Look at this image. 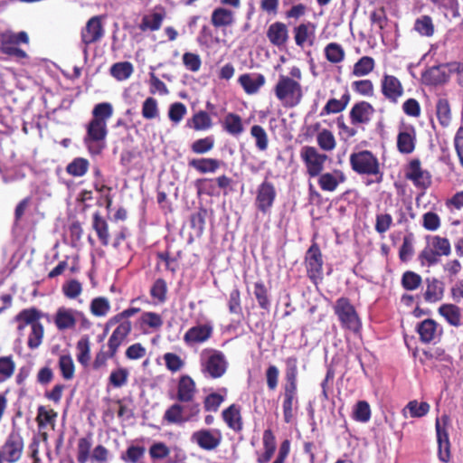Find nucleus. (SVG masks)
I'll list each match as a JSON object with an SVG mask.
<instances>
[{"instance_id": "4468645a", "label": "nucleus", "mask_w": 463, "mask_h": 463, "mask_svg": "<svg viewBox=\"0 0 463 463\" xmlns=\"http://www.w3.org/2000/svg\"><path fill=\"white\" fill-rule=\"evenodd\" d=\"M24 449L23 438L18 431L13 430L7 437L3 447L4 452L7 455L9 462L17 461Z\"/></svg>"}, {"instance_id": "4c0bfd02", "label": "nucleus", "mask_w": 463, "mask_h": 463, "mask_svg": "<svg viewBox=\"0 0 463 463\" xmlns=\"http://www.w3.org/2000/svg\"><path fill=\"white\" fill-rule=\"evenodd\" d=\"M430 406L427 402H419L417 400L411 401L407 403L402 410L403 415L406 417V411L410 412L412 418H421L427 415L430 411Z\"/></svg>"}, {"instance_id": "13d9d810", "label": "nucleus", "mask_w": 463, "mask_h": 463, "mask_svg": "<svg viewBox=\"0 0 463 463\" xmlns=\"http://www.w3.org/2000/svg\"><path fill=\"white\" fill-rule=\"evenodd\" d=\"M421 277L411 270L405 271L402 277V286L406 290H414L421 284Z\"/></svg>"}, {"instance_id": "f3484780", "label": "nucleus", "mask_w": 463, "mask_h": 463, "mask_svg": "<svg viewBox=\"0 0 463 463\" xmlns=\"http://www.w3.org/2000/svg\"><path fill=\"white\" fill-rule=\"evenodd\" d=\"M439 326L435 320L427 318L417 325L416 331L420 335V340L429 344L441 335V330L439 333Z\"/></svg>"}, {"instance_id": "ddd939ff", "label": "nucleus", "mask_w": 463, "mask_h": 463, "mask_svg": "<svg viewBox=\"0 0 463 463\" xmlns=\"http://www.w3.org/2000/svg\"><path fill=\"white\" fill-rule=\"evenodd\" d=\"M405 175L419 188L426 189L431 183V175L428 171L421 168L419 159H413L410 162Z\"/></svg>"}, {"instance_id": "864d4df0", "label": "nucleus", "mask_w": 463, "mask_h": 463, "mask_svg": "<svg viewBox=\"0 0 463 463\" xmlns=\"http://www.w3.org/2000/svg\"><path fill=\"white\" fill-rule=\"evenodd\" d=\"M317 141L319 147L325 151H332L335 147V139L330 130L323 129L317 134Z\"/></svg>"}, {"instance_id": "393cba45", "label": "nucleus", "mask_w": 463, "mask_h": 463, "mask_svg": "<svg viewBox=\"0 0 463 463\" xmlns=\"http://www.w3.org/2000/svg\"><path fill=\"white\" fill-rule=\"evenodd\" d=\"M239 82L248 94L256 93L265 83V77L262 74L245 73L240 76Z\"/></svg>"}, {"instance_id": "473e14b6", "label": "nucleus", "mask_w": 463, "mask_h": 463, "mask_svg": "<svg viewBox=\"0 0 463 463\" xmlns=\"http://www.w3.org/2000/svg\"><path fill=\"white\" fill-rule=\"evenodd\" d=\"M345 179L344 174L339 170H335L334 173L320 174L318 184L321 189L325 191H334L338 184L344 182Z\"/></svg>"}, {"instance_id": "2f4dec72", "label": "nucleus", "mask_w": 463, "mask_h": 463, "mask_svg": "<svg viewBox=\"0 0 463 463\" xmlns=\"http://www.w3.org/2000/svg\"><path fill=\"white\" fill-rule=\"evenodd\" d=\"M222 419L229 428L235 431H240L242 429V420L241 416L240 408L232 404L222 411Z\"/></svg>"}, {"instance_id": "f704fd0d", "label": "nucleus", "mask_w": 463, "mask_h": 463, "mask_svg": "<svg viewBox=\"0 0 463 463\" xmlns=\"http://www.w3.org/2000/svg\"><path fill=\"white\" fill-rule=\"evenodd\" d=\"M263 446H264V453L260 456L257 459L259 463H267L269 462L275 450H276V440L275 436L273 435L271 430H266L263 432Z\"/></svg>"}, {"instance_id": "9d476101", "label": "nucleus", "mask_w": 463, "mask_h": 463, "mask_svg": "<svg viewBox=\"0 0 463 463\" xmlns=\"http://www.w3.org/2000/svg\"><path fill=\"white\" fill-rule=\"evenodd\" d=\"M104 35V28L102 26L100 16L91 17L82 28L80 36L82 52L84 56L88 55V46L91 43L99 42Z\"/></svg>"}, {"instance_id": "f8f14e48", "label": "nucleus", "mask_w": 463, "mask_h": 463, "mask_svg": "<svg viewBox=\"0 0 463 463\" xmlns=\"http://www.w3.org/2000/svg\"><path fill=\"white\" fill-rule=\"evenodd\" d=\"M381 91L384 98L392 103H397L404 92L400 80L387 73H384L381 80Z\"/></svg>"}, {"instance_id": "6ab92c4d", "label": "nucleus", "mask_w": 463, "mask_h": 463, "mask_svg": "<svg viewBox=\"0 0 463 463\" xmlns=\"http://www.w3.org/2000/svg\"><path fill=\"white\" fill-rule=\"evenodd\" d=\"M131 331V323L130 321L121 322L118 327L113 331L110 335L108 345L109 349V356L113 357L118 351V348L120 346L123 340L128 336V335Z\"/></svg>"}, {"instance_id": "774afa93", "label": "nucleus", "mask_w": 463, "mask_h": 463, "mask_svg": "<svg viewBox=\"0 0 463 463\" xmlns=\"http://www.w3.org/2000/svg\"><path fill=\"white\" fill-rule=\"evenodd\" d=\"M182 60L184 67L192 72H196L201 68L202 61L200 56L196 53L184 52Z\"/></svg>"}, {"instance_id": "f257e3e1", "label": "nucleus", "mask_w": 463, "mask_h": 463, "mask_svg": "<svg viewBox=\"0 0 463 463\" xmlns=\"http://www.w3.org/2000/svg\"><path fill=\"white\" fill-rule=\"evenodd\" d=\"M92 118L86 125L83 144L92 156H98L107 146L108 120L113 115V106L109 102H100L94 106Z\"/></svg>"}, {"instance_id": "423d86ee", "label": "nucleus", "mask_w": 463, "mask_h": 463, "mask_svg": "<svg viewBox=\"0 0 463 463\" xmlns=\"http://www.w3.org/2000/svg\"><path fill=\"white\" fill-rule=\"evenodd\" d=\"M228 367L224 354L218 350L205 349L202 354V372L213 379L222 377Z\"/></svg>"}, {"instance_id": "c756f323", "label": "nucleus", "mask_w": 463, "mask_h": 463, "mask_svg": "<svg viewBox=\"0 0 463 463\" xmlns=\"http://www.w3.org/2000/svg\"><path fill=\"white\" fill-rule=\"evenodd\" d=\"M436 116L439 123L447 128L452 119L451 108L449 99L444 96H439L436 102Z\"/></svg>"}, {"instance_id": "6e6552de", "label": "nucleus", "mask_w": 463, "mask_h": 463, "mask_svg": "<svg viewBox=\"0 0 463 463\" xmlns=\"http://www.w3.org/2000/svg\"><path fill=\"white\" fill-rule=\"evenodd\" d=\"M300 157L310 177L320 175L324 169L325 162L328 158L326 154L319 153L316 147L310 146H306L301 148Z\"/></svg>"}, {"instance_id": "39448f33", "label": "nucleus", "mask_w": 463, "mask_h": 463, "mask_svg": "<svg viewBox=\"0 0 463 463\" xmlns=\"http://www.w3.org/2000/svg\"><path fill=\"white\" fill-rule=\"evenodd\" d=\"M335 314L337 316L341 326L354 332H357L361 327V321L354 307L351 304L349 298L341 297L336 299L333 307Z\"/></svg>"}, {"instance_id": "9b49d317", "label": "nucleus", "mask_w": 463, "mask_h": 463, "mask_svg": "<svg viewBox=\"0 0 463 463\" xmlns=\"http://www.w3.org/2000/svg\"><path fill=\"white\" fill-rule=\"evenodd\" d=\"M222 438L219 430L201 429L191 435V441L202 449L212 451L220 446Z\"/></svg>"}, {"instance_id": "bf43d9fd", "label": "nucleus", "mask_w": 463, "mask_h": 463, "mask_svg": "<svg viewBox=\"0 0 463 463\" xmlns=\"http://www.w3.org/2000/svg\"><path fill=\"white\" fill-rule=\"evenodd\" d=\"M250 135L255 138L256 146L259 150L264 151L268 147V136L265 129L259 125H254L250 128Z\"/></svg>"}, {"instance_id": "37998d69", "label": "nucleus", "mask_w": 463, "mask_h": 463, "mask_svg": "<svg viewBox=\"0 0 463 463\" xmlns=\"http://www.w3.org/2000/svg\"><path fill=\"white\" fill-rule=\"evenodd\" d=\"M164 20V14L154 13L150 15H145L139 24V29L143 32L146 30L156 31L161 27Z\"/></svg>"}, {"instance_id": "a19ab883", "label": "nucleus", "mask_w": 463, "mask_h": 463, "mask_svg": "<svg viewBox=\"0 0 463 463\" xmlns=\"http://www.w3.org/2000/svg\"><path fill=\"white\" fill-rule=\"evenodd\" d=\"M414 30L421 36L430 37L434 33V25L430 16L421 15L414 23Z\"/></svg>"}, {"instance_id": "5fc2aeb1", "label": "nucleus", "mask_w": 463, "mask_h": 463, "mask_svg": "<svg viewBox=\"0 0 463 463\" xmlns=\"http://www.w3.org/2000/svg\"><path fill=\"white\" fill-rule=\"evenodd\" d=\"M142 116L146 119H154L159 116L158 103L155 98L148 97L142 105Z\"/></svg>"}, {"instance_id": "ea45409f", "label": "nucleus", "mask_w": 463, "mask_h": 463, "mask_svg": "<svg viewBox=\"0 0 463 463\" xmlns=\"http://www.w3.org/2000/svg\"><path fill=\"white\" fill-rule=\"evenodd\" d=\"M110 73L118 80H126L133 73V65L129 61L117 62L111 66Z\"/></svg>"}, {"instance_id": "c9c22d12", "label": "nucleus", "mask_w": 463, "mask_h": 463, "mask_svg": "<svg viewBox=\"0 0 463 463\" xmlns=\"http://www.w3.org/2000/svg\"><path fill=\"white\" fill-rule=\"evenodd\" d=\"M223 129L232 136L241 135L244 128L241 118L234 113H228L222 121Z\"/></svg>"}, {"instance_id": "a211bd4d", "label": "nucleus", "mask_w": 463, "mask_h": 463, "mask_svg": "<svg viewBox=\"0 0 463 463\" xmlns=\"http://www.w3.org/2000/svg\"><path fill=\"white\" fill-rule=\"evenodd\" d=\"M235 22V14L233 11L225 7H216L211 14V24L216 29L224 30L233 25Z\"/></svg>"}, {"instance_id": "0e129e2a", "label": "nucleus", "mask_w": 463, "mask_h": 463, "mask_svg": "<svg viewBox=\"0 0 463 463\" xmlns=\"http://www.w3.org/2000/svg\"><path fill=\"white\" fill-rule=\"evenodd\" d=\"M110 308L109 303L106 298H96L90 303V311L96 317H104Z\"/></svg>"}, {"instance_id": "4d7b16f0", "label": "nucleus", "mask_w": 463, "mask_h": 463, "mask_svg": "<svg viewBox=\"0 0 463 463\" xmlns=\"http://www.w3.org/2000/svg\"><path fill=\"white\" fill-rule=\"evenodd\" d=\"M276 192L272 184L263 182L258 190V202L259 203H273Z\"/></svg>"}, {"instance_id": "3c124183", "label": "nucleus", "mask_w": 463, "mask_h": 463, "mask_svg": "<svg viewBox=\"0 0 463 463\" xmlns=\"http://www.w3.org/2000/svg\"><path fill=\"white\" fill-rule=\"evenodd\" d=\"M214 146V137L208 136L203 138H200L193 142L191 145V150L197 155L206 154L211 151Z\"/></svg>"}, {"instance_id": "e433bc0d", "label": "nucleus", "mask_w": 463, "mask_h": 463, "mask_svg": "<svg viewBox=\"0 0 463 463\" xmlns=\"http://www.w3.org/2000/svg\"><path fill=\"white\" fill-rule=\"evenodd\" d=\"M253 294L257 299L259 307L261 309L269 312L271 306L270 298L268 292V288L262 281H257L254 283Z\"/></svg>"}, {"instance_id": "8fccbe9b", "label": "nucleus", "mask_w": 463, "mask_h": 463, "mask_svg": "<svg viewBox=\"0 0 463 463\" xmlns=\"http://www.w3.org/2000/svg\"><path fill=\"white\" fill-rule=\"evenodd\" d=\"M310 27L314 29V26L311 23H306L300 24L294 28V38L298 46L303 47L309 35L313 34V31L309 32Z\"/></svg>"}, {"instance_id": "6e6d98bb", "label": "nucleus", "mask_w": 463, "mask_h": 463, "mask_svg": "<svg viewBox=\"0 0 463 463\" xmlns=\"http://www.w3.org/2000/svg\"><path fill=\"white\" fill-rule=\"evenodd\" d=\"M57 417V412L53 410L47 411L43 405L38 407V415L36 421L40 429L44 428L47 424H53Z\"/></svg>"}, {"instance_id": "c85d7f7f", "label": "nucleus", "mask_w": 463, "mask_h": 463, "mask_svg": "<svg viewBox=\"0 0 463 463\" xmlns=\"http://www.w3.org/2000/svg\"><path fill=\"white\" fill-rule=\"evenodd\" d=\"M397 147L402 154H411L415 148V129L411 127L399 133L397 137Z\"/></svg>"}, {"instance_id": "0eeeda50", "label": "nucleus", "mask_w": 463, "mask_h": 463, "mask_svg": "<svg viewBox=\"0 0 463 463\" xmlns=\"http://www.w3.org/2000/svg\"><path fill=\"white\" fill-rule=\"evenodd\" d=\"M450 423L449 416L443 414L440 419L437 418L435 422L437 442H438V457L444 463L450 460V441L449 437L448 427Z\"/></svg>"}, {"instance_id": "49530a36", "label": "nucleus", "mask_w": 463, "mask_h": 463, "mask_svg": "<svg viewBox=\"0 0 463 463\" xmlns=\"http://www.w3.org/2000/svg\"><path fill=\"white\" fill-rule=\"evenodd\" d=\"M325 55L328 61L338 63L345 58V51L339 43H330L325 48Z\"/></svg>"}, {"instance_id": "de8ad7c7", "label": "nucleus", "mask_w": 463, "mask_h": 463, "mask_svg": "<svg viewBox=\"0 0 463 463\" xmlns=\"http://www.w3.org/2000/svg\"><path fill=\"white\" fill-rule=\"evenodd\" d=\"M414 235L409 232L403 237L402 244L399 250V258L402 262H407L414 253Z\"/></svg>"}, {"instance_id": "09e8293b", "label": "nucleus", "mask_w": 463, "mask_h": 463, "mask_svg": "<svg viewBox=\"0 0 463 463\" xmlns=\"http://www.w3.org/2000/svg\"><path fill=\"white\" fill-rule=\"evenodd\" d=\"M92 446L91 434L80 438L78 441L77 460L79 463H86L90 458V451Z\"/></svg>"}, {"instance_id": "f03ea898", "label": "nucleus", "mask_w": 463, "mask_h": 463, "mask_svg": "<svg viewBox=\"0 0 463 463\" xmlns=\"http://www.w3.org/2000/svg\"><path fill=\"white\" fill-rule=\"evenodd\" d=\"M274 94L285 108L298 106L303 98L300 82L282 74L274 87Z\"/></svg>"}, {"instance_id": "e2e57ef3", "label": "nucleus", "mask_w": 463, "mask_h": 463, "mask_svg": "<svg viewBox=\"0 0 463 463\" xmlns=\"http://www.w3.org/2000/svg\"><path fill=\"white\" fill-rule=\"evenodd\" d=\"M31 328H32V331L28 337L27 345L30 349H36L40 346V345L42 344L43 338V334H44L43 326L42 325V323L36 324V325H33V327H31Z\"/></svg>"}, {"instance_id": "79ce46f5", "label": "nucleus", "mask_w": 463, "mask_h": 463, "mask_svg": "<svg viewBox=\"0 0 463 463\" xmlns=\"http://www.w3.org/2000/svg\"><path fill=\"white\" fill-rule=\"evenodd\" d=\"M374 69V60L370 56H364L354 65L353 74L356 77L368 75Z\"/></svg>"}, {"instance_id": "58836bf2", "label": "nucleus", "mask_w": 463, "mask_h": 463, "mask_svg": "<svg viewBox=\"0 0 463 463\" xmlns=\"http://www.w3.org/2000/svg\"><path fill=\"white\" fill-rule=\"evenodd\" d=\"M89 166L90 163L88 159L83 157H76L68 164L66 171L72 176L80 177L87 173Z\"/></svg>"}, {"instance_id": "052dcab7", "label": "nucleus", "mask_w": 463, "mask_h": 463, "mask_svg": "<svg viewBox=\"0 0 463 463\" xmlns=\"http://www.w3.org/2000/svg\"><path fill=\"white\" fill-rule=\"evenodd\" d=\"M59 367L61 375L66 380H71L74 376V364L72 358L69 354H63L60 356Z\"/></svg>"}, {"instance_id": "c03bdc74", "label": "nucleus", "mask_w": 463, "mask_h": 463, "mask_svg": "<svg viewBox=\"0 0 463 463\" xmlns=\"http://www.w3.org/2000/svg\"><path fill=\"white\" fill-rule=\"evenodd\" d=\"M184 406L179 403L171 405L164 414V420L172 424L184 423Z\"/></svg>"}, {"instance_id": "cd10ccee", "label": "nucleus", "mask_w": 463, "mask_h": 463, "mask_svg": "<svg viewBox=\"0 0 463 463\" xmlns=\"http://www.w3.org/2000/svg\"><path fill=\"white\" fill-rule=\"evenodd\" d=\"M283 416L286 423L291 422L293 419V407L298 406V390L283 389Z\"/></svg>"}, {"instance_id": "2eb2a0df", "label": "nucleus", "mask_w": 463, "mask_h": 463, "mask_svg": "<svg viewBox=\"0 0 463 463\" xmlns=\"http://www.w3.org/2000/svg\"><path fill=\"white\" fill-rule=\"evenodd\" d=\"M374 113L373 107L367 101L355 103L350 110V119L353 125L368 124Z\"/></svg>"}, {"instance_id": "bb28decb", "label": "nucleus", "mask_w": 463, "mask_h": 463, "mask_svg": "<svg viewBox=\"0 0 463 463\" xmlns=\"http://www.w3.org/2000/svg\"><path fill=\"white\" fill-rule=\"evenodd\" d=\"M439 313L453 326L461 325L462 310L455 304H443L439 307Z\"/></svg>"}, {"instance_id": "603ef678", "label": "nucleus", "mask_w": 463, "mask_h": 463, "mask_svg": "<svg viewBox=\"0 0 463 463\" xmlns=\"http://www.w3.org/2000/svg\"><path fill=\"white\" fill-rule=\"evenodd\" d=\"M353 418L356 421L367 422L371 418V409L369 403L365 401H359L354 409Z\"/></svg>"}, {"instance_id": "5701e85b", "label": "nucleus", "mask_w": 463, "mask_h": 463, "mask_svg": "<svg viewBox=\"0 0 463 463\" xmlns=\"http://www.w3.org/2000/svg\"><path fill=\"white\" fill-rule=\"evenodd\" d=\"M196 392L195 383L188 375L180 377L177 386V400L179 402H192Z\"/></svg>"}, {"instance_id": "b1692460", "label": "nucleus", "mask_w": 463, "mask_h": 463, "mask_svg": "<svg viewBox=\"0 0 463 463\" xmlns=\"http://www.w3.org/2000/svg\"><path fill=\"white\" fill-rule=\"evenodd\" d=\"M285 384L283 389L298 390V358L296 356L288 357L285 361Z\"/></svg>"}, {"instance_id": "4be33fe9", "label": "nucleus", "mask_w": 463, "mask_h": 463, "mask_svg": "<svg viewBox=\"0 0 463 463\" xmlns=\"http://www.w3.org/2000/svg\"><path fill=\"white\" fill-rule=\"evenodd\" d=\"M426 291L423 294L426 302L434 303L441 300L444 296V283L436 278L426 279Z\"/></svg>"}, {"instance_id": "7c9ffc66", "label": "nucleus", "mask_w": 463, "mask_h": 463, "mask_svg": "<svg viewBox=\"0 0 463 463\" xmlns=\"http://www.w3.org/2000/svg\"><path fill=\"white\" fill-rule=\"evenodd\" d=\"M196 41L203 49H211L221 42L220 38L215 35L213 30L206 24L201 27Z\"/></svg>"}, {"instance_id": "a878e982", "label": "nucleus", "mask_w": 463, "mask_h": 463, "mask_svg": "<svg viewBox=\"0 0 463 463\" xmlns=\"http://www.w3.org/2000/svg\"><path fill=\"white\" fill-rule=\"evenodd\" d=\"M188 165L201 174L215 173L221 165V161L208 157L194 158L189 161Z\"/></svg>"}, {"instance_id": "680f3d73", "label": "nucleus", "mask_w": 463, "mask_h": 463, "mask_svg": "<svg viewBox=\"0 0 463 463\" xmlns=\"http://www.w3.org/2000/svg\"><path fill=\"white\" fill-rule=\"evenodd\" d=\"M77 349L79 350L78 361L82 365H87L90 359V340L87 335L81 337L77 343Z\"/></svg>"}, {"instance_id": "7ed1b4c3", "label": "nucleus", "mask_w": 463, "mask_h": 463, "mask_svg": "<svg viewBox=\"0 0 463 463\" xmlns=\"http://www.w3.org/2000/svg\"><path fill=\"white\" fill-rule=\"evenodd\" d=\"M350 165L355 173L373 175L377 183L382 181L383 174L380 171L378 158L371 151L362 150L351 154Z\"/></svg>"}, {"instance_id": "338daca9", "label": "nucleus", "mask_w": 463, "mask_h": 463, "mask_svg": "<svg viewBox=\"0 0 463 463\" xmlns=\"http://www.w3.org/2000/svg\"><path fill=\"white\" fill-rule=\"evenodd\" d=\"M425 81L431 85H438L446 81L445 72H441L438 66L430 68L423 74Z\"/></svg>"}, {"instance_id": "412c9836", "label": "nucleus", "mask_w": 463, "mask_h": 463, "mask_svg": "<svg viewBox=\"0 0 463 463\" xmlns=\"http://www.w3.org/2000/svg\"><path fill=\"white\" fill-rule=\"evenodd\" d=\"M76 310L61 307L57 309L54 323L60 331L73 328L76 325Z\"/></svg>"}, {"instance_id": "72a5a7b5", "label": "nucleus", "mask_w": 463, "mask_h": 463, "mask_svg": "<svg viewBox=\"0 0 463 463\" xmlns=\"http://www.w3.org/2000/svg\"><path fill=\"white\" fill-rule=\"evenodd\" d=\"M45 317V314L36 307L24 308L20 311L15 317L14 321H22L24 325L31 326L41 324L40 319Z\"/></svg>"}, {"instance_id": "a18cd8bd", "label": "nucleus", "mask_w": 463, "mask_h": 463, "mask_svg": "<svg viewBox=\"0 0 463 463\" xmlns=\"http://www.w3.org/2000/svg\"><path fill=\"white\" fill-rule=\"evenodd\" d=\"M213 122L210 115L203 110L195 113L192 118V125L190 126L196 131L207 130L211 128Z\"/></svg>"}, {"instance_id": "1a4fd4ad", "label": "nucleus", "mask_w": 463, "mask_h": 463, "mask_svg": "<svg viewBox=\"0 0 463 463\" xmlns=\"http://www.w3.org/2000/svg\"><path fill=\"white\" fill-rule=\"evenodd\" d=\"M305 264L307 277L313 282L323 278V256L320 248L317 242H313L306 252Z\"/></svg>"}, {"instance_id": "69168bd1", "label": "nucleus", "mask_w": 463, "mask_h": 463, "mask_svg": "<svg viewBox=\"0 0 463 463\" xmlns=\"http://www.w3.org/2000/svg\"><path fill=\"white\" fill-rule=\"evenodd\" d=\"M167 286L163 279H157L150 289V295L153 298L157 299L159 302H165L166 299Z\"/></svg>"}, {"instance_id": "dca6fc26", "label": "nucleus", "mask_w": 463, "mask_h": 463, "mask_svg": "<svg viewBox=\"0 0 463 463\" xmlns=\"http://www.w3.org/2000/svg\"><path fill=\"white\" fill-rule=\"evenodd\" d=\"M267 38L269 43L279 48L284 46L288 40V29L282 22H274L267 30Z\"/></svg>"}, {"instance_id": "20e7f679", "label": "nucleus", "mask_w": 463, "mask_h": 463, "mask_svg": "<svg viewBox=\"0 0 463 463\" xmlns=\"http://www.w3.org/2000/svg\"><path fill=\"white\" fill-rule=\"evenodd\" d=\"M428 244L429 246L419 254V260L422 266H433L439 261L440 256H449L451 252V246L447 238L438 235L431 236Z\"/></svg>"}, {"instance_id": "aec40b11", "label": "nucleus", "mask_w": 463, "mask_h": 463, "mask_svg": "<svg viewBox=\"0 0 463 463\" xmlns=\"http://www.w3.org/2000/svg\"><path fill=\"white\" fill-rule=\"evenodd\" d=\"M213 334V326L204 324L189 328L184 335L186 344L203 343L209 339Z\"/></svg>"}]
</instances>
